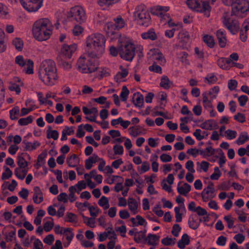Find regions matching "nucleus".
<instances>
[{
  "label": "nucleus",
  "mask_w": 249,
  "mask_h": 249,
  "mask_svg": "<svg viewBox=\"0 0 249 249\" xmlns=\"http://www.w3.org/2000/svg\"><path fill=\"white\" fill-rule=\"evenodd\" d=\"M114 21V24L108 22L105 26V29L108 36L115 35L116 30L122 29L125 25V21L121 17H117Z\"/></svg>",
  "instance_id": "f8f14e48"
},
{
  "label": "nucleus",
  "mask_w": 249,
  "mask_h": 249,
  "mask_svg": "<svg viewBox=\"0 0 249 249\" xmlns=\"http://www.w3.org/2000/svg\"><path fill=\"white\" fill-rule=\"evenodd\" d=\"M98 204L104 210L108 209L109 207V199L105 196H101L98 200Z\"/></svg>",
  "instance_id": "8fccbe9b"
},
{
  "label": "nucleus",
  "mask_w": 249,
  "mask_h": 249,
  "mask_svg": "<svg viewBox=\"0 0 249 249\" xmlns=\"http://www.w3.org/2000/svg\"><path fill=\"white\" fill-rule=\"evenodd\" d=\"M37 75L39 79L47 86L56 85L59 79L55 63L52 60L47 59L40 64Z\"/></svg>",
  "instance_id": "f257e3e1"
},
{
  "label": "nucleus",
  "mask_w": 249,
  "mask_h": 249,
  "mask_svg": "<svg viewBox=\"0 0 249 249\" xmlns=\"http://www.w3.org/2000/svg\"><path fill=\"white\" fill-rule=\"evenodd\" d=\"M216 0H187L188 7L197 12L203 13L207 17L210 16L211 7L209 2H213Z\"/></svg>",
  "instance_id": "423d86ee"
},
{
  "label": "nucleus",
  "mask_w": 249,
  "mask_h": 249,
  "mask_svg": "<svg viewBox=\"0 0 249 249\" xmlns=\"http://www.w3.org/2000/svg\"><path fill=\"white\" fill-rule=\"evenodd\" d=\"M77 49V44L71 45L64 44L62 45L59 57H63L66 59H70Z\"/></svg>",
  "instance_id": "ddd939ff"
},
{
  "label": "nucleus",
  "mask_w": 249,
  "mask_h": 249,
  "mask_svg": "<svg viewBox=\"0 0 249 249\" xmlns=\"http://www.w3.org/2000/svg\"><path fill=\"white\" fill-rule=\"evenodd\" d=\"M29 169L17 167L14 171L16 177L20 180H23L25 178Z\"/></svg>",
  "instance_id": "e433bc0d"
},
{
  "label": "nucleus",
  "mask_w": 249,
  "mask_h": 249,
  "mask_svg": "<svg viewBox=\"0 0 249 249\" xmlns=\"http://www.w3.org/2000/svg\"><path fill=\"white\" fill-rule=\"evenodd\" d=\"M215 152V150L211 146H208L205 149H198V153L203 158H207L212 156Z\"/></svg>",
  "instance_id": "c756f323"
},
{
  "label": "nucleus",
  "mask_w": 249,
  "mask_h": 249,
  "mask_svg": "<svg viewBox=\"0 0 249 249\" xmlns=\"http://www.w3.org/2000/svg\"><path fill=\"white\" fill-rule=\"evenodd\" d=\"M96 72V76L99 78L107 77L110 75L111 73L110 70L107 68H98Z\"/></svg>",
  "instance_id": "49530a36"
},
{
  "label": "nucleus",
  "mask_w": 249,
  "mask_h": 249,
  "mask_svg": "<svg viewBox=\"0 0 249 249\" xmlns=\"http://www.w3.org/2000/svg\"><path fill=\"white\" fill-rule=\"evenodd\" d=\"M156 10L159 12L158 14L160 15L161 17L166 20L169 27L175 28L176 30H179L182 28V23L181 22L173 21L170 18L168 14L164 13L169 10V7L158 5L156 7Z\"/></svg>",
  "instance_id": "9b49d317"
},
{
  "label": "nucleus",
  "mask_w": 249,
  "mask_h": 249,
  "mask_svg": "<svg viewBox=\"0 0 249 249\" xmlns=\"http://www.w3.org/2000/svg\"><path fill=\"white\" fill-rule=\"evenodd\" d=\"M210 163L205 160L197 162L196 163V170L198 173L207 172L209 168Z\"/></svg>",
  "instance_id": "cd10ccee"
},
{
  "label": "nucleus",
  "mask_w": 249,
  "mask_h": 249,
  "mask_svg": "<svg viewBox=\"0 0 249 249\" xmlns=\"http://www.w3.org/2000/svg\"><path fill=\"white\" fill-rule=\"evenodd\" d=\"M24 143L25 145V150L29 152H31L36 150L41 145L40 142L37 141H34L33 142H27Z\"/></svg>",
  "instance_id": "c85d7f7f"
},
{
  "label": "nucleus",
  "mask_w": 249,
  "mask_h": 249,
  "mask_svg": "<svg viewBox=\"0 0 249 249\" xmlns=\"http://www.w3.org/2000/svg\"><path fill=\"white\" fill-rule=\"evenodd\" d=\"M237 135L236 131L228 129L225 131L224 134L223 135L227 139L231 140L234 139Z\"/></svg>",
  "instance_id": "6e6d98bb"
},
{
  "label": "nucleus",
  "mask_w": 249,
  "mask_h": 249,
  "mask_svg": "<svg viewBox=\"0 0 249 249\" xmlns=\"http://www.w3.org/2000/svg\"><path fill=\"white\" fill-rule=\"evenodd\" d=\"M223 23L224 26L233 35L235 34L239 29L238 22L232 18H224L223 20Z\"/></svg>",
  "instance_id": "4468645a"
},
{
  "label": "nucleus",
  "mask_w": 249,
  "mask_h": 249,
  "mask_svg": "<svg viewBox=\"0 0 249 249\" xmlns=\"http://www.w3.org/2000/svg\"><path fill=\"white\" fill-rule=\"evenodd\" d=\"M129 134L132 137L135 138L142 134L139 126L131 127L128 129Z\"/></svg>",
  "instance_id": "bf43d9fd"
},
{
  "label": "nucleus",
  "mask_w": 249,
  "mask_h": 249,
  "mask_svg": "<svg viewBox=\"0 0 249 249\" xmlns=\"http://www.w3.org/2000/svg\"><path fill=\"white\" fill-rule=\"evenodd\" d=\"M32 34L34 37L38 41H46L53 34V25L47 18H42L36 20L33 25Z\"/></svg>",
  "instance_id": "f03ea898"
},
{
  "label": "nucleus",
  "mask_w": 249,
  "mask_h": 249,
  "mask_svg": "<svg viewBox=\"0 0 249 249\" xmlns=\"http://www.w3.org/2000/svg\"><path fill=\"white\" fill-rule=\"evenodd\" d=\"M216 36L221 47H224L227 44L226 32L223 29H219L216 32Z\"/></svg>",
  "instance_id": "a878e982"
},
{
  "label": "nucleus",
  "mask_w": 249,
  "mask_h": 249,
  "mask_svg": "<svg viewBox=\"0 0 249 249\" xmlns=\"http://www.w3.org/2000/svg\"><path fill=\"white\" fill-rule=\"evenodd\" d=\"M191 187L189 184L184 183L181 184V182H179L177 186V191L179 194L186 196L191 191Z\"/></svg>",
  "instance_id": "bb28decb"
},
{
  "label": "nucleus",
  "mask_w": 249,
  "mask_h": 249,
  "mask_svg": "<svg viewBox=\"0 0 249 249\" xmlns=\"http://www.w3.org/2000/svg\"><path fill=\"white\" fill-rule=\"evenodd\" d=\"M249 141V135L246 131L241 132L236 140V143L237 145H240L244 144L246 142Z\"/></svg>",
  "instance_id": "79ce46f5"
},
{
  "label": "nucleus",
  "mask_w": 249,
  "mask_h": 249,
  "mask_svg": "<svg viewBox=\"0 0 249 249\" xmlns=\"http://www.w3.org/2000/svg\"><path fill=\"white\" fill-rule=\"evenodd\" d=\"M217 62L218 66L224 70L229 69L231 67L232 64H234L231 60L223 57L218 59Z\"/></svg>",
  "instance_id": "393cba45"
},
{
  "label": "nucleus",
  "mask_w": 249,
  "mask_h": 249,
  "mask_svg": "<svg viewBox=\"0 0 249 249\" xmlns=\"http://www.w3.org/2000/svg\"><path fill=\"white\" fill-rule=\"evenodd\" d=\"M106 41L105 37L102 34H91L86 39V51L92 56L98 57L105 51Z\"/></svg>",
  "instance_id": "7ed1b4c3"
},
{
  "label": "nucleus",
  "mask_w": 249,
  "mask_h": 249,
  "mask_svg": "<svg viewBox=\"0 0 249 249\" xmlns=\"http://www.w3.org/2000/svg\"><path fill=\"white\" fill-rule=\"evenodd\" d=\"M119 70L120 71L114 76L115 81L118 83L125 81L128 74V70L127 67L120 66Z\"/></svg>",
  "instance_id": "6ab92c4d"
},
{
  "label": "nucleus",
  "mask_w": 249,
  "mask_h": 249,
  "mask_svg": "<svg viewBox=\"0 0 249 249\" xmlns=\"http://www.w3.org/2000/svg\"><path fill=\"white\" fill-rule=\"evenodd\" d=\"M7 242L12 241L16 239V230L14 227H8L3 231Z\"/></svg>",
  "instance_id": "5701e85b"
},
{
  "label": "nucleus",
  "mask_w": 249,
  "mask_h": 249,
  "mask_svg": "<svg viewBox=\"0 0 249 249\" xmlns=\"http://www.w3.org/2000/svg\"><path fill=\"white\" fill-rule=\"evenodd\" d=\"M216 195V191L213 185L205 188L201 193V196L204 202H207L213 198Z\"/></svg>",
  "instance_id": "f3484780"
},
{
  "label": "nucleus",
  "mask_w": 249,
  "mask_h": 249,
  "mask_svg": "<svg viewBox=\"0 0 249 249\" xmlns=\"http://www.w3.org/2000/svg\"><path fill=\"white\" fill-rule=\"evenodd\" d=\"M110 235L108 236L109 241L107 244V249H115L116 243L117 242V235L114 231L109 232Z\"/></svg>",
  "instance_id": "72a5a7b5"
},
{
  "label": "nucleus",
  "mask_w": 249,
  "mask_h": 249,
  "mask_svg": "<svg viewBox=\"0 0 249 249\" xmlns=\"http://www.w3.org/2000/svg\"><path fill=\"white\" fill-rule=\"evenodd\" d=\"M190 243V238L187 234H184L178 242V246L180 249H184Z\"/></svg>",
  "instance_id": "37998d69"
},
{
  "label": "nucleus",
  "mask_w": 249,
  "mask_h": 249,
  "mask_svg": "<svg viewBox=\"0 0 249 249\" xmlns=\"http://www.w3.org/2000/svg\"><path fill=\"white\" fill-rule=\"evenodd\" d=\"M87 187V184L85 181L80 180L76 184L73 186H71L69 188L71 190L73 191L77 194H79L80 192L83 189H86Z\"/></svg>",
  "instance_id": "58836bf2"
},
{
  "label": "nucleus",
  "mask_w": 249,
  "mask_h": 249,
  "mask_svg": "<svg viewBox=\"0 0 249 249\" xmlns=\"http://www.w3.org/2000/svg\"><path fill=\"white\" fill-rule=\"evenodd\" d=\"M219 88L218 86H214L210 89L207 93V97L210 96V99L213 100L215 99L219 93Z\"/></svg>",
  "instance_id": "5fc2aeb1"
},
{
  "label": "nucleus",
  "mask_w": 249,
  "mask_h": 249,
  "mask_svg": "<svg viewBox=\"0 0 249 249\" xmlns=\"http://www.w3.org/2000/svg\"><path fill=\"white\" fill-rule=\"evenodd\" d=\"M84 32V28L80 25H76L72 29V33L74 36H80L82 35Z\"/></svg>",
  "instance_id": "774afa93"
},
{
  "label": "nucleus",
  "mask_w": 249,
  "mask_h": 249,
  "mask_svg": "<svg viewBox=\"0 0 249 249\" xmlns=\"http://www.w3.org/2000/svg\"><path fill=\"white\" fill-rule=\"evenodd\" d=\"M232 13L238 17H242L249 10V2L247 0H234L231 4Z\"/></svg>",
  "instance_id": "1a4fd4ad"
},
{
  "label": "nucleus",
  "mask_w": 249,
  "mask_h": 249,
  "mask_svg": "<svg viewBox=\"0 0 249 249\" xmlns=\"http://www.w3.org/2000/svg\"><path fill=\"white\" fill-rule=\"evenodd\" d=\"M217 80L215 74L213 73L208 74L204 78L205 82L209 84L215 83Z\"/></svg>",
  "instance_id": "052dcab7"
},
{
  "label": "nucleus",
  "mask_w": 249,
  "mask_h": 249,
  "mask_svg": "<svg viewBox=\"0 0 249 249\" xmlns=\"http://www.w3.org/2000/svg\"><path fill=\"white\" fill-rule=\"evenodd\" d=\"M147 55L149 58L159 60L161 64L165 63V59L161 53L158 49H152L149 50L147 53Z\"/></svg>",
  "instance_id": "aec40b11"
},
{
  "label": "nucleus",
  "mask_w": 249,
  "mask_h": 249,
  "mask_svg": "<svg viewBox=\"0 0 249 249\" xmlns=\"http://www.w3.org/2000/svg\"><path fill=\"white\" fill-rule=\"evenodd\" d=\"M34 63L31 59L26 60L25 65L23 67V72L27 74H33L34 73Z\"/></svg>",
  "instance_id": "2f4dec72"
},
{
  "label": "nucleus",
  "mask_w": 249,
  "mask_h": 249,
  "mask_svg": "<svg viewBox=\"0 0 249 249\" xmlns=\"http://www.w3.org/2000/svg\"><path fill=\"white\" fill-rule=\"evenodd\" d=\"M143 97L139 92H137L133 95V103L135 106L138 107H142L143 105Z\"/></svg>",
  "instance_id": "ea45409f"
},
{
  "label": "nucleus",
  "mask_w": 249,
  "mask_h": 249,
  "mask_svg": "<svg viewBox=\"0 0 249 249\" xmlns=\"http://www.w3.org/2000/svg\"><path fill=\"white\" fill-rule=\"evenodd\" d=\"M83 112L86 115L85 118L91 122H96L98 115V111L96 107L88 108L86 107H82Z\"/></svg>",
  "instance_id": "dca6fc26"
},
{
  "label": "nucleus",
  "mask_w": 249,
  "mask_h": 249,
  "mask_svg": "<svg viewBox=\"0 0 249 249\" xmlns=\"http://www.w3.org/2000/svg\"><path fill=\"white\" fill-rule=\"evenodd\" d=\"M175 213L176 221L180 222L182 221V216L183 213L185 212V208L183 205L179 207H176L174 208Z\"/></svg>",
  "instance_id": "473e14b6"
},
{
  "label": "nucleus",
  "mask_w": 249,
  "mask_h": 249,
  "mask_svg": "<svg viewBox=\"0 0 249 249\" xmlns=\"http://www.w3.org/2000/svg\"><path fill=\"white\" fill-rule=\"evenodd\" d=\"M12 44L18 51H21L24 47V43L21 38L15 37L12 41Z\"/></svg>",
  "instance_id": "09e8293b"
},
{
  "label": "nucleus",
  "mask_w": 249,
  "mask_h": 249,
  "mask_svg": "<svg viewBox=\"0 0 249 249\" xmlns=\"http://www.w3.org/2000/svg\"><path fill=\"white\" fill-rule=\"evenodd\" d=\"M212 101L207 97V93L204 92L202 93V105L204 108L208 111L211 117L215 116L216 112L214 110V107L212 104Z\"/></svg>",
  "instance_id": "2eb2a0df"
},
{
  "label": "nucleus",
  "mask_w": 249,
  "mask_h": 249,
  "mask_svg": "<svg viewBox=\"0 0 249 249\" xmlns=\"http://www.w3.org/2000/svg\"><path fill=\"white\" fill-rule=\"evenodd\" d=\"M17 164L18 167L29 169L30 162L26 161L24 157V153L18 155L17 157Z\"/></svg>",
  "instance_id": "4c0bfd02"
},
{
  "label": "nucleus",
  "mask_w": 249,
  "mask_h": 249,
  "mask_svg": "<svg viewBox=\"0 0 249 249\" xmlns=\"http://www.w3.org/2000/svg\"><path fill=\"white\" fill-rule=\"evenodd\" d=\"M128 209L133 214H137L140 207V200L137 201L135 198L129 197L128 198Z\"/></svg>",
  "instance_id": "412c9836"
},
{
  "label": "nucleus",
  "mask_w": 249,
  "mask_h": 249,
  "mask_svg": "<svg viewBox=\"0 0 249 249\" xmlns=\"http://www.w3.org/2000/svg\"><path fill=\"white\" fill-rule=\"evenodd\" d=\"M67 18L81 23L85 21L86 15L82 7L75 6L71 8L68 12Z\"/></svg>",
  "instance_id": "9d476101"
},
{
  "label": "nucleus",
  "mask_w": 249,
  "mask_h": 249,
  "mask_svg": "<svg viewBox=\"0 0 249 249\" xmlns=\"http://www.w3.org/2000/svg\"><path fill=\"white\" fill-rule=\"evenodd\" d=\"M215 123L212 120H207L201 124L200 127L206 130H212L213 128Z\"/></svg>",
  "instance_id": "4d7b16f0"
},
{
  "label": "nucleus",
  "mask_w": 249,
  "mask_h": 249,
  "mask_svg": "<svg viewBox=\"0 0 249 249\" xmlns=\"http://www.w3.org/2000/svg\"><path fill=\"white\" fill-rule=\"evenodd\" d=\"M23 86V82L21 79L18 77H15L9 82V89L11 91H15L17 94H19L21 92L20 87Z\"/></svg>",
  "instance_id": "a211bd4d"
},
{
  "label": "nucleus",
  "mask_w": 249,
  "mask_h": 249,
  "mask_svg": "<svg viewBox=\"0 0 249 249\" xmlns=\"http://www.w3.org/2000/svg\"><path fill=\"white\" fill-rule=\"evenodd\" d=\"M115 36L119 37L118 42L120 44L119 51L121 57L127 61H132L135 56L134 45L125 36L119 34H116Z\"/></svg>",
  "instance_id": "39448f33"
},
{
  "label": "nucleus",
  "mask_w": 249,
  "mask_h": 249,
  "mask_svg": "<svg viewBox=\"0 0 249 249\" xmlns=\"http://www.w3.org/2000/svg\"><path fill=\"white\" fill-rule=\"evenodd\" d=\"M203 41L210 48H213L215 44L213 37L209 35L204 36Z\"/></svg>",
  "instance_id": "e2e57ef3"
},
{
  "label": "nucleus",
  "mask_w": 249,
  "mask_h": 249,
  "mask_svg": "<svg viewBox=\"0 0 249 249\" xmlns=\"http://www.w3.org/2000/svg\"><path fill=\"white\" fill-rule=\"evenodd\" d=\"M160 238V236L159 235L148 234L147 236L145 237V241L148 245H155L158 243Z\"/></svg>",
  "instance_id": "a18cd8bd"
},
{
  "label": "nucleus",
  "mask_w": 249,
  "mask_h": 249,
  "mask_svg": "<svg viewBox=\"0 0 249 249\" xmlns=\"http://www.w3.org/2000/svg\"><path fill=\"white\" fill-rule=\"evenodd\" d=\"M54 225L53 219L52 217H48L45 219L43 229L46 232L50 231Z\"/></svg>",
  "instance_id": "864d4df0"
},
{
  "label": "nucleus",
  "mask_w": 249,
  "mask_h": 249,
  "mask_svg": "<svg viewBox=\"0 0 249 249\" xmlns=\"http://www.w3.org/2000/svg\"><path fill=\"white\" fill-rule=\"evenodd\" d=\"M146 231H140L134 234V240L137 243H141L145 240Z\"/></svg>",
  "instance_id": "de8ad7c7"
},
{
  "label": "nucleus",
  "mask_w": 249,
  "mask_h": 249,
  "mask_svg": "<svg viewBox=\"0 0 249 249\" xmlns=\"http://www.w3.org/2000/svg\"><path fill=\"white\" fill-rule=\"evenodd\" d=\"M108 134L114 139L115 142H123L122 138H121V133L117 130H111L108 131Z\"/></svg>",
  "instance_id": "603ef678"
},
{
  "label": "nucleus",
  "mask_w": 249,
  "mask_h": 249,
  "mask_svg": "<svg viewBox=\"0 0 249 249\" xmlns=\"http://www.w3.org/2000/svg\"><path fill=\"white\" fill-rule=\"evenodd\" d=\"M10 117L12 120L18 119L20 115L19 107L16 106L9 111Z\"/></svg>",
  "instance_id": "13d9d810"
},
{
  "label": "nucleus",
  "mask_w": 249,
  "mask_h": 249,
  "mask_svg": "<svg viewBox=\"0 0 249 249\" xmlns=\"http://www.w3.org/2000/svg\"><path fill=\"white\" fill-rule=\"evenodd\" d=\"M200 220L198 219L196 215H192L189 218V227L193 230L197 229L200 225Z\"/></svg>",
  "instance_id": "f704fd0d"
},
{
  "label": "nucleus",
  "mask_w": 249,
  "mask_h": 249,
  "mask_svg": "<svg viewBox=\"0 0 249 249\" xmlns=\"http://www.w3.org/2000/svg\"><path fill=\"white\" fill-rule=\"evenodd\" d=\"M33 190V200L35 204H39L44 200L43 193L40 188L37 186L35 187Z\"/></svg>",
  "instance_id": "4be33fe9"
},
{
  "label": "nucleus",
  "mask_w": 249,
  "mask_h": 249,
  "mask_svg": "<svg viewBox=\"0 0 249 249\" xmlns=\"http://www.w3.org/2000/svg\"><path fill=\"white\" fill-rule=\"evenodd\" d=\"M189 36L188 33L185 30H181L178 35V39L180 43L184 44L189 40Z\"/></svg>",
  "instance_id": "3c124183"
},
{
  "label": "nucleus",
  "mask_w": 249,
  "mask_h": 249,
  "mask_svg": "<svg viewBox=\"0 0 249 249\" xmlns=\"http://www.w3.org/2000/svg\"><path fill=\"white\" fill-rule=\"evenodd\" d=\"M150 167L149 163L146 161H143L140 167L138 168V170L141 174L148 172L150 170Z\"/></svg>",
  "instance_id": "338daca9"
},
{
  "label": "nucleus",
  "mask_w": 249,
  "mask_h": 249,
  "mask_svg": "<svg viewBox=\"0 0 249 249\" xmlns=\"http://www.w3.org/2000/svg\"><path fill=\"white\" fill-rule=\"evenodd\" d=\"M12 4L16 3L18 0H8ZM23 8L29 12L37 11L42 6L43 0H19Z\"/></svg>",
  "instance_id": "6e6552de"
},
{
  "label": "nucleus",
  "mask_w": 249,
  "mask_h": 249,
  "mask_svg": "<svg viewBox=\"0 0 249 249\" xmlns=\"http://www.w3.org/2000/svg\"><path fill=\"white\" fill-rule=\"evenodd\" d=\"M130 221L134 226H142L146 227L147 223L146 220L140 215H137L135 217H132Z\"/></svg>",
  "instance_id": "7c9ffc66"
},
{
  "label": "nucleus",
  "mask_w": 249,
  "mask_h": 249,
  "mask_svg": "<svg viewBox=\"0 0 249 249\" xmlns=\"http://www.w3.org/2000/svg\"><path fill=\"white\" fill-rule=\"evenodd\" d=\"M98 160H99V156L96 154H93L85 160V168L87 170L90 169L93 166V164L97 162Z\"/></svg>",
  "instance_id": "c9c22d12"
},
{
  "label": "nucleus",
  "mask_w": 249,
  "mask_h": 249,
  "mask_svg": "<svg viewBox=\"0 0 249 249\" xmlns=\"http://www.w3.org/2000/svg\"><path fill=\"white\" fill-rule=\"evenodd\" d=\"M31 240H34L33 249H43V245L42 242L34 236H31Z\"/></svg>",
  "instance_id": "0e129e2a"
},
{
  "label": "nucleus",
  "mask_w": 249,
  "mask_h": 249,
  "mask_svg": "<svg viewBox=\"0 0 249 249\" xmlns=\"http://www.w3.org/2000/svg\"><path fill=\"white\" fill-rule=\"evenodd\" d=\"M120 0H97L98 4L102 7H107L118 2Z\"/></svg>",
  "instance_id": "680f3d73"
},
{
  "label": "nucleus",
  "mask_w": 249,
  "mask_h": 249,
  "mask_svg": "<svg viewBox=\"0 0 249 249\" xmlns=\"http://www.w3.org/2000/svg\"><path fill=\"white\" fill-rule=\"evenodd\" d=\"M134 18L137 24L147 27L150 22V16L143 5L137 6L134 12Z\"/></svg>",
  "instance_id": "0eeeda50"
},
{
  "label": "nucleus",
  "mask_w": 249,
  "mask_h": 249,
  "mask_svg": "<svg viewBox=\"0 0 249 249\" xmlns=\"http://www.w3.org/2000/svg\"><path fill=\"white\" fill-rule=\"evenodd\" d=\"M160 85L163 89H167L173 86V83L167 76L164 75L161 78Z\"/></svg>",
  "instance_id": "a19ab883"
},
{
  "label": "nucleus",
  "mask_w": 249,
  "mask_h": 249,
  "mask_svg": "<svg viewBox=\"0 0 249 249\" xmlns=\"http://www.w3.org/2000/svg\"><path fill=\"white\" fill-rule=\"evenodd\" d=\"M141 37L143 39L155 40L157 39L156 34L153 29H150L147 32L142 33Z\"/></svg>",
  "instance_id": "c03bdc74"
},
{
  "label": "nucleus",
  "mask_w": 249,
  "mask_h": 249,
  "mask_svg": "<svg viewBox=\"0 0 249 249\" xmlns=\"http://www.w3.org/2000/svg\"><path fill=\"white\" fill-rule=\"evenodd\" d=\"M59 137V133L57 130L48 129L47 131V138L48 139L52 138L54 140H56Z\"/></svg>",
  "instance_id": "69168bd1"
},
{
  "label": "nucleus",
  "mask_w": 249,
  "mask_h": 249,
  "mask_svg": "<svg viewBox=\"0 0 249 249\" xmlns=\"http://www.w3.org/2000/svg\"><path fill=\"white\" fill-rule=\"evenodd\" d=\"M90 54H84L77 60V68L78 71L84 74H91L96 72L98 69V64L96 60Z\"/></svg>",
  "instance_id": "20e7f679"
},
{
  "label": "nucleus",
  "mask_w": 249,
  "mask_h": 249,
  "mask_svg": "<svg viewBox=\"0 0 249 249\" xmlns=\"http://www.w3.org/2000/svg\"><path fill=\"white\" fill-rule=\"evenodd\" d=\"M80 159L76 154L69 155L66 159V163L69 167H76L80 164Z\"/></svg>",
  "instance_id": "b1692460"
}]
</instances>
